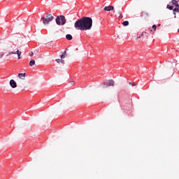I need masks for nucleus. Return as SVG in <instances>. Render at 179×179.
Segmentation results:
<instances>
[{
	"label": "nucleus",
	"instance_id": "obj_1",
	"mask_svg": "<svg viewBox=\"0 0 179 179\" xmlns=\"http://www.w3.org/2000/svg\"><path fill=\"white\" fill-rule=\"evenodd\" d=\"M93 27V19L90 17H82L74 23V27L76 30L86 31L92 30Z\"/></svg>",
	"mask_w": 179,
	"mask_h": 179
},
{
	"label": "nucleus",
	"instance_id": "obj_2",
	"mask_svg": "<svg viewBox=\"0 0 179 179\" xmlns=\"http://www.w3.org/2000/svg\"><path fill=\"white\" fill-rule=\"evenodd\" d=\"M54 19L55 17L52 15L48 14L45 17H42L41 20H43L42 22L43 24H45V26H47V24H50V23H51V22H52Z\"/></svg>",
	"mask_w": 179,
	"mask_h": 179
},
{
	"label": "nucleus",
	"instance_id": "obj_3",
	"mask_svg": "<svg viewBox=\"0 0 179 179\" xmlns=\"http://www.w3.org/2000/svg\"><path fill=\"white\" fill-rule=\"evenodd\" d=\"M56 23L58 26H64L66 23V19L64 15L57 16L56 18Z\"/></svg>",
	"mask_w": 179,
	"mask_h": 179
},
{
	"label": "nucleus",
	"instance_id": "obj_4",
	"mask_svg": "<svg viewBox=\"0 0 179 179\" xmlns=\"http://www.w3.org/2000/svg\"><path fill=\"white\" fill-rule=\"evenodd\" d=\"M10 54H13L14 55H16L17 54L18 59H21L22 58V51H20L19 50L15 52H9L8 54H7V57H8V55H10Z\"/></svg>",
	"mask_w": 179,
	"mask_h": 179
},
{
	"label": "nucleus",
	"instance_id": "obj_5",
	"mask_svg": "<svg viewBox=\"0 0 179 179\" xmlns=\"http://www.w3.org/2000/svg\"><path fill=\"white\" fill-rule=\"evenodd\" d=\"M10 86H11L13 89H15V87H17V84L16 83V81H15V80H10Z\"/></svg>",
	"mask_w": 179,
	"mask_h": 179
},
{
	"label": "nucleus",
	"instance_id": "obj_6",
	"mask_svg": "<svg viewBox=\"0 0 179 179\" xmlns=\"http://www.w3.org/2000/svg\"><path fill=\"white\" fill-rule=\"evenodd\" d=\"M103 10H106V12H110V10H114V6H105L103 8Z\"/></svg>",
	"mask_w": 179,
	"mask_h": 179
},
{
	"label": "nucleus",
	"instance_id": "obj_7",
	"mask_svg": "<svg viewBox=\"0 0 179 179\" xmlns=\"http://www.w3.org/2000/svg\"><path fill=\"white\" fill-rule=\"evenodd\" d=\"M18 78H20V79H22V80H24V78H26V73H18Z\"/></svg>",
	"mask_w": 179,
	"mask_h": 179
},
{
	"label": "nucleus",
	"instance_id": "obj_8",
	"mask_svg": "<svg viewBox=\"0 0 179 179\" xmlns=\"http://www.w3.org/2000/svg\"><path fill=\"white\" fill-rule=\"evenodd\" d=\"M108 83V86H114L115 85V83L113 80H109Z\"/></svg>",
	"mask_w": 179,
	"mask_h": 179
},
{
	"label": "nucleus",
	"instance_id": "obj_9",
	"mask_svg": "<svg viewBox=\"0 0 179 179\" xmlns=\"http://www.w3.org/2000/svg\"><path fill=\"white\" fill-rule=\"evenodd\" d=\"M172 3L173 5H174L176 7L179 8V4H178V1L176 0H172Z\"/></svg>",
	"mask_w": 179,
	"mask_h": 179
},
{
	"label": "nucleus",
	"instance_id": "obj_10",
	"mask_svg": "<svg viewBox=\"0 0 179 179\" xmlns=\"http://www.w3.org/2000/svg\"><path fill=\"white\" fill-rule=\"evenodd\" d=\"M66 50H65V51L64 52V53L60 55L61 59H64V58H66Z\"/></svg>",
	"mask_w": 179,
	"mask_h": 179
},
{
	"label": "nucleus",
	"instance_id": "obj_11",
	"mask_svg": "<svg viewBox=\"0 0 179 179\" xmlns=\"http://www.w3.org/2000/svg\"><path fill=\"white\" fill-rule=\"evenodd\" d=\"M34 65H36V61H34V59H31L29 62V66H33Z\"/></svg>",
	"mask_w": 179,
	"mask_h": 179
},
{
	"label": "nucleus",
	"instance_id": "obj_12",
	"mask_svg": "<svg viewBox=\"0 0 179 179\" xmlns=\"http://www.w3.org/2000/svg\"><path fill=\"white\" fill-rule=\"evenodd\" d=\"M66 38L67 40H69V41L72 40V35H71V34H67V35H66Z\"/></svg>",
	"mask_w": 179,
	"mask_h": 179
},
{
	"label": "nucleus",
	"instance_id": "obj_13",
	"mask_svg": "<svg viewBox=\"0 0 179 179\" xmlns=\"http://www.w3.org/2000/svg\"><path fill=\"white\" fill-rule=\"evenodd\" d=\"M176 12H177V13H179V7H176L173 9V15H176Z\"/></svg>",
	"mask_w": 179,
	"mask_h": 179
},
{
	"label": "nucleus",
	"instance_id": "obj_14",
	"mask_svg": "<svg viewBox=\"0 0 179 179\" xmlns=\"http://www.w3.org/2000/svg\"><path fill=\"white\" fill-rule=\"evenodd\" d=\"M122 9L121 8L117 9V15H122Z\"/></svg>",
	"mask_w": 179,
	"mask_h": 179
},
{
	"label": "nucleus",
	"instance_id": "obj_15",
	"mask_svg": "<svg viewBox=\"0 0 179 179\" xmlns=\"http://www.w3.org/2000/svg\"><path fill=\"white\" fill-rule=\"evenodd\" d=\"M174 6H169V5H167V9H169L170 10H173Z\"/></svg>",
	"mask_w": 179,
	"mask_h": 179
},
{
	"label": "nucleus",
	"instance_id": "obj_16",
	"mask_svg": "<svg viewBox=\"0 0 179 179\" xmlns=\"http://www.w3.org/2000/svg\"><path fill=\"white\" fill-rule=\"evenodd\" d=\"M123 26H129V22L128 21H124L122 23Z\"/></svg>",
	"mask_w": 179,
	"mask_h": 179
},
{
	"label": "nucleus",
	"instance_id": "obj_17",
	"mask_svg": "<svg viewBox=\"0 0 179 179\" xmlns=\"http://www.w3.org/2000/svg\"><path fill=\"white\" fill-rule=\"evenodd\" d=\"M129 85H130L131 86H136V84L134 82H129Z\"/></svg>",
	"mask_w": 179,
	"mask_h": 179
},
{
	"label": "nucleus",
	"instance_id": "obj_18",
	"mask_svg": "<svg viewBox=\"0 0 179 179\" xmlns=\"http://www.w3.org/2000/svg\"><path fill=\"white\" fill-rule=\"evenodd\" d=\"M157 27L156 26V24L152 25V29H154L155 31H156Z\"/></svg>",
	"mask_w": 179,
	"mask_h": 179
},
{
	"label": "nucleus",
	"instance_id": "obj_19",
	"mask_svg": "<svg viewBox=\"0 0 179 179\" xmlns=\"http://www.w3.org/2000/svg\"><path fill=\"white\" fill-rule=\"evenodd\" d=\"M55 61H56V62H57V64H60L61 59H56Z\"/></svg>",
	"mask_w": 179,
	"mask_h": 179
},
{
	"label": "nucleus",
	"instance_id": "obj_20",
	"mask_svg": "<svg viewBox=\"0 0 179 179\" xmlns=\"http://www.w3.org/2000/svg\"><path fill=\"white\" fill-rule=\"evenodd\" d=\"M141 13L145 15V16H149V13H148L147 12L143 11Z\"/></svg>",
	"mask_w": 179,
	"mask_h": 179
},
{
	"label": "nucleus",
	"instance_id": "obj_21",
	"mask_svg": "<svg viewBox=\"0 0 179 179\" xmlns=\"http://www.w3.org/2000/svg\"><path fill=\"white\" fill-rule=\"evenodd\" d=\"M60 62H61V64H65V60H63L62 59H61V60H60Z\"/></svg>",
	"mask_w": 179,
	"mask_h": 179
},
{
	"label": "nucleus",
	"instance_id": "obj_22",
	"mask_svg": "<svg viewBox=\"0 0 179 179\" xmlns=\"http://www.w3.org/2000/svg\"><path fill=\"white\" fill-rule=\"evenodd\" d=\"M124 17V16H122V14H120V15H119V19H122Z\"/></svg>",
	"mask_w": 179,
	"mask_h": 179
},
{
	"label": "nucleus",
	"instance_id": "obj_23",
	"mask_svg": "<svg viewBox=\"0 0 179 179\" xmlns=\"http://www.w3.org/2000/svg\"><path fill=\"white\" fill-rule=\"evenodd\" d=\"M2 57H3V53H1V54L0 55V59H1V58H2Z\"/></svg>",
	"mask_w": 179,
	"mask_h": 179
},
{
	"label": "nucleus",
	"instance_id": "obj_24",
	"mask_svg": "<svg viewBox=\"0 0 179 179\" xmlns=\"http://www.w3.org/2000/svg\"><path fill=\"white\" fill-rule=\"evenodd\" d=\"M138 38H141V36H138L136 40H138Z\"/></svg>",
	"mask_w": 179,
	"mask_h": 179
},
{
	"label": "nucleus",
	"instance_id": "obj_25",
	"mask_svg": "<svg viewBox=\"0 0 179 179\" xmlns=\"http://www.w3.org/2000/svg\"><path fill=\"white\" fill-rule=\"evenodd\" d=\"M31 55V57H32V55H33V52H31V55Z\"/></svg>",
	"mask_w": 179,
	"mask_h": 179
},
{
	"label": "nucleus",
	"instance_id": "obj_26",
	"mask_svg": "<svg viewBox=\"0 0 179 179\" xmlns=\"http://www.w3.org/2000/svg\"><path fill=\"white\" fill-rule=\"evenodd\" d=\"M144 33H146V32H143V33L141 34V36H143V34H144Z\"/></svg>",
	"mask_w": 179,
	"mask_h": 179
},
{
	"label": "nucleus",
	"instance_id": "obj_27",
	"mask_svg": "<svg viewBox=\"0 0 179 179\" xmlns=\"http://www.w3.org/2000/svg\"><path fill=\"white\" fill-rule=\"evenodd\" d=\"M152 31H153L152 29H150V33H152Z\"/></svg>",
	"mask_w": 179,
	"mask_h": 179
},
{
	"label": "nucleus",
	"instance_id": "obj_28",
	"mask_svg": "<svg viewBox=\"0 0 179 179\" xmlns=\"http://www.w3.org/2000/svg\"><path fill=\"white\" fill-rule=\"evenodd\" d=\"M178 33H179V29H178Z\"/></svg>",
	"mask_w": 179,
	"mask_h": 179
},
{
	"label": "nucleus",
	"instance_id": "obj_29",
	"mask_svg": "<svg viewBox=\"0 0 179 179\" xmlns=\"http://www.w3.org/2000/svg\"><path fill=\"white\" fill-rule=\"evenodd\" d=\"M143 15H141V17H143Z\"/></svg>",
	"mask_w": 179,
	"mask_h": 179
},
{
	"label": "nucleus",
	"instance_id": "obj_30",
	"mask_svg": "<svg viewBox=\"0 0 179 179\" xmlns=\"http://www.w3.org/2000/svg\"><path fill=\"white\" fill-rule=\"evenodd\" d=\"M158 26H160V24H158Z\"/></svg>",
	"mask_w": 179,
	"mask_h": 179
}]
</instances>
